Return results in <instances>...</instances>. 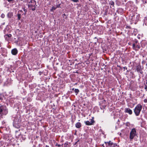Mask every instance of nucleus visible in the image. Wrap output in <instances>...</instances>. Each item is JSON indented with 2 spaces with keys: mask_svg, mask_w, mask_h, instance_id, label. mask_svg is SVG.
Returning a JSON list of instances; mask_svg holds the SVG:
<instances>
[{
  "mask_svg": "<svg viewBox=\"0 0 147 147\" xmlns=\"http://www.w3.org/2000/svg\"><path fill=\"white\" fill-rule=\"evenodd\" d=\"M45 147H49V146H48V145H46L45 146Z\"/></svg>",
  "mask_w": 147,
  "mask_h": 147,
  "instance_id": "46",
  "label": "nucleus"
},
{
  "mask_svg": "<svg viewBox=\"0 0 147 147\" xmlns=\"http://www.w3.org/2000/svg\"><path fill=\"white\" fill-rule=\"evenodd\" d=\"M32 3H33L34 4L36 5V1L35 0H32Z\"/></svg>",
  "mask_w": 147,
  "mask_h": 147,
  "instance_id": "25",
  "label": "nucleus"
},
{
  "mask_svg": "<svg viewBox=\"0 0 147 147\" xmlns=\"http://www.w3.org/2000/svg\"><path fill=\"white\" fill-rule=\"evenodd\" d=\"M74 89H74V88H73L72 89V90H74Z\"/></svg>",
  "mask_w": 147,
  "mask_h": 147,
  "instance_id": "49",
  "label": "nucleus"
},
{
  "mask_svg": "<svg viewBox=\"0 0 147 147\" xmlns=\"http://www.w3.org/2000/svg\"><path fill=\"white\" fill-rule=\"evenodd\" d=\"M70 1H72L74 2L77 3L79 2V0H70Z\"/></svg>",
  "mask_w": 147,
  "mask_h": 147,
  "instance_id": "23",
  "label": "nucleus"
},
{
  "mask_svg": "<svg viewBox=\"0 0 147 147\" xmlns=\"http://www.w3.org/2000/svg\"><path fill=\"white\" fill-rule=\"evenodd\" d=\"M57 146V147H61V145L59 144V145H58Z\"/></svg>",
  "mask_w": 147,
  "mask_h": 147,
  "instance_id": "43",
  "label": "nucleus"
},
{
  "mask_svg": "<svg viewBox=\"0 0 147 147\" xmlns=\"http://www.w3.org/2000/svg\"><path fill=\"white\" fill-rule=\"evenodd\" d=\"M109 4L110 5V7L113 9H114V2L112 1H111L109 2Z\"/></svg>",
  "mask_w": 147,
  "mask_h": 147,
  "instance_id": "12",
  "label": "nucleus"
},
{
  "mask_svg": "<svg viewBox=\"0 0 147 147\" xmlns=\"http://www.w3.org/2000/svg\"><path fill=\"white\" fill-rule=\"evenodd\" d=\"M146 62L144 61L143 60L142 61V63L144 64H145V63Z\"/></svg>",
  "mask_w": 147,
  "mask_h": 147,
  "instance_id": "37",
  "label": "nucleus"
},
{
  "mask_svg": "<svg viewBox=\"0 0 147 147\" xmlns=\"http://www.w3.org/2000/svg\"><path fill=\"white\" fill-rule=\"evenodd\" d=\"M136 48H138V49H136V50H138V49H140V46L139 45H137L136 46Z\"/></svg>",
  "mask_w": 147,
  "mask_h": 147,
  "instance_id": "24",
  "label": "nucleus"
},
{
  "mask_svg": "<svg viewBox=\"0 0 147 147\" xmlns=\"http://www.w3.org/2000/svg\"><path fill=\"white\" fill-rule=\"evenodd\" d=\"M21 1H23V0H21Z\"/></svg>",
  "mask_w": 147,
  "mask_h": 147,
  "instance_id": "57",
  "label": "nucleus"
},
{
  "mask_svg": "<svg viewBox=\"0 0 147 147\" xmlns=\"http://www.w3.org/2000/svg\"><path fill=\"white\" fill-rule=\"evenodd\" d=\"M142 106L140 104L137 105L134 109V112L136 116H139L142 109Z\"/></svg>",
  "mask_w": 147,
  "mask_h": 147,
  "instance_id": "2",
  "label": "nucleus"
},
{
  "mask_svg": "<svg viewBox=\"0 0 147 147\" xmlns=\"http://www.w3.org/2000/svg\"><path fill=\"white\" fill-rule=\"evenodd\" d=\"M135 43H135L136 44V43H137L138 42V40H137L136 39H135Z\"/></svg>",
  "mask_w": 147,
  "mask_h": 147,
  "instance_id": "40",
  "label": "nucleus"
},
{
  "mask_svg": "<svg viewBox=\"0 0 147 147\" xmlns=\"http://www.w3.org/2000/svg\"><path fill=\"white\" fill-rule=\"evenodd\" d=\"M22 9L24 11V13L23 14H24V15H26L27 12V10L25 9V7H22Z\"/></svg>",
  "mask_w": 147,
  "mask_h": 147,
  "instance_id": "20",
  "label": "nucleus"
},
{
  "mask_svg": "<svg viewBox=\"0 0 147 147\" xmlns=\"http://www.w3.org/2000/svg\"><path fill=\"white\" fill-rule=\"evenodd\" d=\"M63 15L64 16H65L66 15V14H65V13H64V14H63Z\"/></svg>",
  "mask_w": 147,
  "mask_h": 147,
  "instance_id": "48",
  "label": "nucleus"
},
{
  "mask_svg": "<svg viewBox=\"0 0 147 147\" xmlns=\"http://www.w3.org/2000/svg\"><path fill=\"white\" fill-rule=\"evenodd\" d=\"M2 124L3 125H5V122L4 121H3L2 122Z\"/></svg>",
  "mask_w": 147,
  "mask_h": 147,
  "instance_id": "33",
  "label": "nucleus"
},
{
  "mask_svg": "<svg viewBox=\"0 0 147 147\" xmlns=\"http://www.w3.org/2000/svg\"><path fill=\"white\" fill-rule=\"evenodd\" d=\"M107 13H105L104 15H107Z\"/></svg>",
  "mask_w": 147,
  "mask_h": 147,
  "instance_id": "51",
  "label": "nucleus"
},
{
  "mask_svg": "<svg viewBox=\"0 0 147 147\" xmlns=\"http://www.w3.org/2000/svg\"><path fill=\"white\" fill-rule=\"evenodd\" d=\"M137 135L136 131L135 128H134L131 129L129 134V138L131 140L133 139L135 136Z\"/></svg>",
  "mask_w": 147,
  "mask_h": 147,
  "instance_id": "3",
  "label": "nucleus"
},
{
  "mask_svg": "<svg viewBox=\"0 0 147 147\" xmlns=\"http://www.w3.org/2000/svg\"><path fill=\"white\" fill-rule=\"evenodd\" d=\"M126 28H129V29H131V27L130 26H127V27H126Z\"/></svg>",
  "mask_w": 147,
  "mask_h": 147,
  "instance_id": "36",
  "label": "nucleus"
},
{
  "mask_svg": "<svg viewBox=\"0 0 147 147\" xmlns=\"http://www.w3.org/2000/svg\"><path fill=\"white\" fill-rule=\"evenodd\" d=\"M102 146H103V147H105V146H104V144H103L102 145Z\"/></svg>",
  "mask_w": 147,
  "mask_h": 147,
  "instance_id": "47",
  "label": "nucleus"
},
{
  "mask_svg": "<svg viewBox=\"0 0 147 147\" xmlns=\"http://www.w3.org/2000/svg\"><path fill=\"white\" fill-rule=\"evenodd\" d=\"M5 17V15L4 13H2L1 15V17L2 18H4Z\"/></svg>",
  "mask_w": 147,
  "mask_h": 147,
  "instance_id": "26",
  "label": "nucleus"
},
{
  "mask_svg": "<svg viewBox=\"0 0 147 147\" xmlns=\"http://www.w3.org/2000/svg\"><path fill=\"white\" fill-rule=\"evenodd\" d=\"M79 140H78L77 142H75V143L74 144V145H76L77 146V144L78 142L79 141Z\"/></svg>",
  "mask_w": 147,
  "mask_h": 147,
  "instance_id": "31",
  "label": "nucleus"
},
{
  "mask_svg": "<svg viewBox=\"0 0 147 147\" xmlns=\"http://www.w3.org/2000/svg\"><path fill=\"white\" fill-rule=\"evenodd\" d=\"M75 120H74L73 119H72L71 120V122H72L73 123L74 121Z\"/></svg>",
  "mask_w": 147,
  "mask_h": 147,
  "instance_id": "42",
  "label": "nucleus"
},
{
  "mask_svg": "<svg viewBox=\"0 0 147 147\" xmlns=\"http://www.w3.org/2000/svg\"><path fill=\"white\" fill-rule=\"evenodd\" d=\"M125 113H128L129 115H131L132 113V111L129 108H126L125 109Z\"/></svg>",
  "mask_w": 147,
  "mask_h": 147,
  "instance_id": "9",
  "label": "nucleus"
},
{
  "mask_svg": "<svg viewBox=\"0 0 147 147\" xmlns=\"http://www.w3.org/2000/svg\"><path fill=\"white\" fill-rule=\"evenodd\" d=\"M74 91L76 93V95H77L79 92V90L78 89H75Z\"/></svg>",
  "mask_w": 147,
  "mask_h": 147,
  "instance_id": "19",
  "label": "nucleus"
},
{
  "mask_svg": "<svg viewBox=\"0 0 147 147\" xmlns=\"http://www.w3.org/2000/svg\"><path fill=\"white\" fill-rule=\"evenodd\" d=\"M13 16V13L11 12H9L7 14V16L8 18H11Z\"/></svg>",
  "mask_w": 147,
  "mask_h": 147,
  "instance_id": "17",
  "label": "nucleus"
},
{
  "mask_svg": "<svg viewBox=\"0 0 147 147\" xmlns=\"http://www.w3.org/2000/svg\"><path fill=\"white\" fill-rule=\"evenodd\" d=\"M123 68L124 69V71H125V69H127V68L126 67H123Z\"/></svg>",
  "mask_w": 147,
  "mask_h": 147,
  "instance_id": "41",
  "label": "nucleus"
},
{
  "mask_svg": "<svg viewBox=\"0 0 147 147\" xmlns=\"http://www.w3.org/2000/svg\"><path fill=\"white\" fill-rule=\"evenodd\" d=\"M144 89L146 90V91H147V86L146 85H145L144 87Z\"/></svg>",
  "mask_w": 147,
  "mask_h": 147,
  "instance_id": "35",
  "label": "nucleus"
},
{
  "mask_svg": "<svg viewBox=\"0 0 147 147\" xmlns=\"http://www.w3.org/2000/svg\"><path fill=\"white\" fill-rule=\"evenodd\" d=\"M35 5H36L34 4H28V6L32 10L34 11L36 9Z\"/></svg>",
  "mask_w": 147,
  "mask_h": 147,
  "instance_id": "11",
  "label": "nucleus"
},
{
  "mask_svg": "<svg viewBox=\"0 0 147 147\" xmlns=\"http://www.w3.org/2000/svg\"><path fill=\"white\" fill-rule=\"evenodd\" d=\"M146 84L147 85V80H146Z\"/></svg>",
  "mask_w": 147,
  "mask_h": 147,
  "instance_id": "52",
  "label": "nucleus"
},
{
  "mask_svg": "<svg viewBox=\"0 0 147 147\" xmlns=\"http://www.w3.org/2000/svg\"><path fill=\"white\" fill-rule=\"evenodd\" d=\"M5 99V97L4 94H0V102H3V100Z\"/></svg>",
  "mask_w": 147,
  "mask_h": 147,
  "instance_id": "13",
  "label": "nucleus"
},
{
  "mask_svg": "<svg viewBox=\"0 0 147 147\" xmlns=\"http://www.w3.org/2000/svg\"><path fill=\"white\" fill-rule=\"evenodd\" d=\"M26 1H28V0H26Z\"/></svg>",
  "mask_w": 147,
  "mask_h": 147,
  "instance_id": "56",
  "label": "nucleus"
},
{
  "mask_svg": "<svg viewBox=\"0 0 147 147\" xmlns=\"http://www.w3.org/2000/svg\"><path fill=\"white\" fill-rule=\"evenodd\" d=\"M126 126H129L130 125V124L129 122H127L125 124Z\"/></svg>",
  "mask_w": 147,
  "mask_h": 147,
  "instance_id": "28",
  "label": "nucleus"
},
{
  "mask_svg": "<svg viewBox=\"0 0 147 147\" xmlns=\"http://www.w3.org/2000/svg\"><path fill=\"white\" fill-rule=\"evenodd\" d=\"M29 3H32V0H30V1Z\"/></svg>",
  "mask_w": 147,
  "mask_h": 147,
  "instance_id": "45",
  "label": "nucleus"
},
{
  "mask_svg": "<svg viewBox=\"0 0 147 147\" xmlns=\"http://www.w3.org/2000/svg\"><path fill=\"white\" fill-rule=\"evenodd\" d=\"M9 84V82L8 80H7L5 83L4 84V86H7Z\"/></svg>",
  "mask_w": 147,
  "mask_h": 147,
  "instance_id": "22",
  "label": "nucleus"
},
{
  "mask_svg": "<svg viewBox=\"0 0 147 147\" xmlns=\"http://www.w3.org/2000/svg\"><path fill=\"white\" fill-rule=\"evenodd\" d=\"M142 1L144 2V0H142Z\"/></svg>",
  "mask_w": 147,
  "mask_h": 147,
  "instance_id": "54",
  "label": "nucleus"
},
{
  "mask_svg": "<svg viewBox=\"0 0 147 147\" xmlns=\"http://www.w3.org/2000/svg\"><path fill=\"white\" fill-rule=\"evenodd\" d=\"M63 144H62V145H61V146H63Z\"/></svg>",
  "mask_w": 147,
  "mask_h": 147,
  "instance_id": "53",
  "label": "nucleus"
},
{
  "mask_svg": "<svg viewBox=\"0 0 147 147\" xmlns=\"http://www.w3.org/2000/svg\"><path fill=\"white\" fill-rule=\"evenodd\" d=\"M13 0H7V1H8V2L10 3L12 1H13Z\"/></svg>",
  "mask_w": 147,
  "mask_h": 147,
  "instance_id": "34",
  "label": "nucleus"
},
{
  "mask_svg": "<svg viewBox=\"0 0 147 147\" xmlns=\"http://www.w3.org/2000/svg\"><path fill=\"white\" fill-rule=\"evenodd\" d=\"M68 145V142H65V144L64 145L65 146V147H67V146Z\"/></svg>",
  "mask_w": 147,
  "mask_h": 147,
  "instance_id": "30",
  "label": "nucleus"
},
{
  "mask_svg": "<svg viewBox=\"0 0 147 147\" xmlns=\"http://www.w3.org/2000/svg\"><path fill=\"white\" fill-rule=\"evenodd\" d=\"M11 34H6L4 36L5 40L7 41H8L9 40V38L11 37Z\"/></svg>",
  "mask_w": 147,
  "mask_h": 147,
  "instance_id": "15",
  "label": "nucleus"
},
{
  "mask_svg": "<svg viewBox=\"0 0 147 147\" xmlns=\"http://www.w3.org/2000/svg\"><path fill=\"white\" fill-rule=\"evenodd\" d=\"M76 127L77 128H79L82 126V124L79 122L75 124Z\"/></svg>",
  "mask_w": 147,
  "mask_h": 147,
  "instance_id": "16",
  "label": "nucleus"
},
{
  "mask_svg": "<svg viewBox=\"0 0 147 147\" xmlns=\"http://www.w3.org/2000/svg\"><path fill=\"white\" fill-rule=\"evenodd\" d=\"M136 15L135 13L133 14V15L131 16V19L133 21L135 20L136 21L138 20L139 19V16L138 15H137V13H136Z\"/></svg>",
  "mask_w": 147,
  "mask_h": 147,
  "instance_id": "7",
  "label": "nucleus"
},
{
  "mask_svg": "<svg viewBox=\"0 0 147 147\" xmlns=\"http://www.w3.org/2000/svg\"><path fill=\"white\" fill-rule=\"evenodd\" d=\"M105 143L106 144L107 143L108 144V146L107 145L106 147H115V146H117V145L116 144L113 143L111 141L108 142H105Z\"/></svg>",
  "mask_w": 147,
  "mask_h": 147,
  "instance_id": "4",
  "label": "nucleus"
},
{
  "mask_svg": "<svg viewBox=\"0 0 147 147\" xmlns=\"http://www.w3.org/2000/svg\"><path fill=\"white\" fill-rule=\"evenodd\" d=\"M144 102L145 103H146L147 102V99H145L144 100Z\"/></svg>",
  "mask_w": 147,
  "mask_h": 147,
  "instance_id": "39",
  "label": "nucleus"
},
{
  "mask_svg": "<svg viewBox=\"0 0 147 147\" xmlns=\"http://www.w3.org/2000/svg\"><path fill=\"white\" fill-rule=\"evenodd\" d=\"M133 48L134 49L136 48V44L135 43H133L132 45Z\"/></svg>",
  "mask_w": 147,
  "mask_h": 147,
  "instance_id": "27",
  "label": "nucleus"
},
{
  "mask_svg": "<svg viewBox=\"0 0 147 147\" xmlns=\"http://www.w3.org/2000/svg\"><path fill=\"white\" fill-rule=\"evenodd\" d=\"M17 16L18 17L17 20H20L21 18V14H20L19 13H18L17 14Z\"/></svg>",
  "mask_w": 147,
  "mask_h": 147,
  "instance_id": "18",
  "label": "nucleus"
},
{
  "mask_svg": "<svg viewBox=\"0 0 147 147\" xmlns=\"http://www.w3.org/2000/svg\"><path fill=\"white\" fill-rule=\"evenodd\" d=\"M146 66H147V63H146Z\"/></svg>",
  "mask_w": 147,
  "mask_h": 147,
  "instance_id": "55",
  "label": "nucleus"
},
{
  "mask_svg": "<svg viewBox=\"0 0 147 147\" xmlns=\"http://www.w3.org/2000/svg\"><path fill=\"white\" fill-rule=\"evenodd\" d=\"M84 123L86 125H94V123H95V121L94 120V117H92V119H91V122L87 121H85Z\"/></svg>",
  "mask_w": 147,
  "mask_h": 147,
  "instance_id": "5",
  "label": "nucleus"
},
{
  "mask_svg": "<svg viewBox=\"0 0 147 147\" xmlns=\"http://www.w3.org/2000/svg\"><path fill=\"white\" fill-rule=\"evenodd\" d=\"M143 68H142L141 66L139 65L136 66V70L138 72H140L141 74H142L143 73L142 69Z\"/></svg>",
  "mask_w": 147,
  "mask_h": 147,
  "instance_id": "6",
  "label": "nucleus"
},
{
  "mask_svg": "<svg viewBox=\"0 0 147 147\" xmlns=\"http://www.w3.org/2000/svg\"><path fill=\"white\" fill-rule=\"evenodd\" d=\"M56 8L57 7L53 6L52 7L51 9L50 10L51 11H53V10H55Z\"/></svg>",
  "mask_w": 147,
  "mask_h": 147,
  "instance_id": "21",
  "label": "nucleus"
},
{
  "mask_svg": "<svg viewBox=\"0 0 147 147\" xmlns=\"http://www.w3.org/2000/svg\"><path fill=\"white\" fill-rule=\"evenodd\" d=\"M20 12L22 13L23 11L22 10H19L18 11V13H19Z\"/></svg>",
  "mask_w": 147,
  "mask_h": 147,
  "instance_id": "38",
  "label": "nucleus"
},
{
  "mask_svg": "<svg viewBox=\"0 0 147 147\" xmlns=\"http://www.w3.org/2000/svg\"><path fill=\"white\" fill-rule=\"evenodd\" d=\"M59 144H58L57 143L56 144H55V146H58V145H59Z\"/></svg>",
  "mask_w": 147,
  "mask_h": 147,
  "instance_id": "44",
  "label": "nucleus"
},
{
  "mask_svg": "<svg viewBox=\"0 0 147 147\" xmlns=\"http://www.w3.org/2000/svg\"><path fill=\"white\" fill-rule=\"evenodd\" d=\"M146 1H147V0H146L145 1V3H146Z\"/></svg>",
  "mask_w": 147,
  "mask_h": 147,
  "instance_id": "50",
  "label": "nucleus"
},
{
  "mask_svg": "<svg viewBox=\"0 0 147 147\" xmlns=\"http://www.w3.org/2000/svg\"><path fill=\"white\" fill-rule=\"evenodd\" d=\"M18 51L16 48H14L11 51V53L14 55H16L18 53Z\"/></svg>",
  "mask_w": 147,
  "mask_h": 147,
  "instance_id": "10",
  "label": "nucleus"
},
{
  "mask_svg": "<svg viewBox=\"0 0 147 147\" xmlns=\"http://www.w3.org/2000/svg\"><path fill=\"white\" fill-rule=\"evenodd\" d=\"M61 5V4H59L58 5H57L56 6L57 8H59V7H61L60 5Z\"/></svg>",
  "mask_w": 147,
  "mask_h": 147,
  "instance_id": "32",
  "label": "nucleus"
},
{
  "mask_svg": "<svg viewBox=\"0 0 147 147\" xmlns=\"http://www.w3.org/2000/svg\"><path fill=\"white\" fill-rule=\"evenodd\" d=\"M13 125L14 127L17 128H19L20 126V121L13 122Z\"/></svg>",
  "mask_w": 147,
  "mask_h": 147,
  "instance_id": "8",
  "label": "nucleus"
},
{
  "mask_svg": "<svg viewBox=\"0 0 147 147\" xmlns=\"http://www.w3.org/2000/svg\"><path fill=\"white\" fill-rule=\"evenodd\" d=\"M8 109L5 106H0V115L2 117L3 116L6 115L8 113Z\"/></svg>",
  "mask_w": 147,
  "mask_h": 147,
  "instance_id": "1",
  "label": "nucleus"
},
{
  "mask_svg": "<svg viewBox=\"0 0 147 147\" xmlns=\"http://www.w3.org/2000/svg\"><path fill=\"white\" fill-rule=\"evenodd\" d=\"M109 9V7H108L106 9V10H105V13H107L108 12Z\"/></svg>",
  "mask_w": 147,
  "mask_h": 147,
  "instance_id": "29",
  "label": "nucleus"
},
{
  "mask_svg": "<svg viewBox=\"0 0 147 147\" xmlns=\"http://www.w3.org/2000/svg\"><path fill=\"white\" fill-rule=\"evenodd\" d=\"M12 119L13 120V122H16L20 121L19 120V117L18 118V117H12Z\"/></svg>",
  "mask_w": 147,
  "mask_h": 147,
  "instance_id": "14",
  "label": "nucleus"
}]
</instances>
